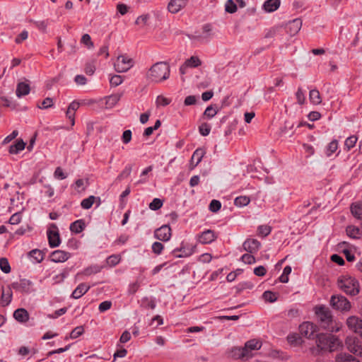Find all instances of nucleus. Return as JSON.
Segmentation results:
<instances>
[{"mask_svg":"<svg viewBox=\"0 0 362 362\" xmlns=\"http://www.w3.org/2000/svg\"><path fill=\"white\" fill-rule=\"evenodd\" d=\"M170 73V66L167 62H156L148 69L146 78L152 82L159 83L168 79Z\"/></svg>","mask_w":362,"mask_h":362,"instance_id":"1","label":"nucleus"},{"mask_svg":"<svg viewBox=\"0 0 362 362\" xmlns=\"http://www.w3.org/2000/svg\"><path fill=\"white\" fill-rule=\"evenodd\" d=\"M315 314L317 315L321 327L327 331L334 332H338L340 329L333 320L330 310L324 307L319 306L315 308Z\"/></svg>","mask_w":362,"mask_h":362,"instance_id":"2","label":"nucleus"},{"mask_svg":"<svg viewBox=\"0 0 362 362\" xmlns=\"http://www.w3.org/2000/svg\"><path fill=\"white\" fill-rule=\"evenodd\" d=\"M317 346L321 350L334 351L341 346V341L331 334H317Z\"/></svg>","mask_w":362,"mask_h":362,"instance_id":"3","label":"nucleus"},{"mask_svg":"<svg viewBox=\"0 0 362 362\" xmlns=\"http://www.w3.org/2000/svg\"><path fill=\"white\" fill-rule=\"evenodd\" d=\"M337 286L347 295L356 296L359 293L358 281L349 275H343L339 277Z\"/></svg>","mask_w":362,"mask_h":362,"instance_id":"4","label":"nucleus"},{"mask_svg":"<svg viewBox=\"0 0 362 362\" xmlns=\"http://www.w3.org/2000/svg\"><path fill=\"white\" fill-rule=\"evenodd\" d=\"M331 306L337 310L341 312L349 311L351 305L348 299L341 295H333L330 299Z\"/></svg>","mask_w":362,"mask_h":362,"instance_id":"5","label":"nucleus"},{"mask_svg":"<svg viewBox=\"0 0 362 362\" xmlns=\"http://www.w3.org/2000/svg\"><path fill=\"white\" fill-rule=\"evenodd\" d=\"M134 64V62L133 59L127 55H119L117 57L114 66L117 72L123 73L129 70Z\"/></svg>","mask_w":362,"mask_h":362,"instance_id":"6","label":"nucleus"},{"mask_svg":"<svg viewBox=\"0 0 362 362\" xmlns=\"http://www.w3.org/2000/svg\"><path fill=\"white\" fill-rule=\"evenodd\" d=\"M49 245L51 247H58L61 243L59 230L55 223L49 225L47 231Z\"/></svg>","mask_w":362,"mask_h":362,"instance_id":"7","label":"nucleus"},{"mask_svg":"<svg viewBox=\"0 0 362 362\" xmlns=\"http://www.w3.org/2000/svg\"><path fill=\"white\" fill-rule=\"evenodd\" d=\"M345 343L350 352L362 357V345L356 337H348Z\"/></svg>","mask_w":362,"mask_h":362,"instance_id":"8","label":"nucleus"},{"mask_svg":"<svg viewBox=\"0 0 362 362\" xmlns=\"http://www.w3.org/2000/svg\"><path fill=\"white\" fill-rule=\"evenodd\" d=\"M346 325L351 332L362 337V319L355 315L350 316L346 320Z\"/></svg>","mask_w":362,"mask_h":362,"instance_id":"9","label":"nucleus"},{"mask_svg":"<svg viewBox=\"0 0 362 362\" xmlns=\"http://www.w3.org/2000/svg\"><path fill=\"white\" fill-rule=\"evenodd\" d=\"M217 238L218 233L210 229L205 230L197 235V241L202 245L210 244L215 241Z\"/></svg>","mask_w":362,"mask_h":362,"instance_id":"10","label":"nucleus"},{"mask_svg":"<svg viewBox=\"0 0 362 362\" xmlns=\"http://www.w3.org/2000/svg\"><path fill=\"white\" fill-rule=\"evenodd\" d=\"M299 329L300 334L306 338L313 339L315 336L317 337V334H315L316 326L312 322H305L302 323Z\"/></svg>","mask_w":362,"mask_h":362,"instance_id":"11","label":"nucleus"},{"mask_svg":"<svg viewBox=\"0 0 362 362\" xmlns=\"http://www.w3.org/2000/svg\"><path fill=\"white\" fill-rule=\"evenodd\" d=\"M154 237L161 241L165 242L170 239L171 228L168 225H163L154 232Z\"/></svg>","mask_w":362,"mask_h":362,"instance_id":"12","label":"nucleus"},{"mask_svg":"<svg viewBox=\"0 0 362 362\" xmlns=\"http://www.w3.org/2000/svg\"><path fill=\"white\" fill-rule=\"evenodd\" d=\"M32 282L30 280L23 279L19 281L12 284V288L18 291L23 293H29L30 291Z\"/></svg>","mask_w":362,"mask_h":362,"instance_id":"13","label":"nucleus"},{"mask_svg":"<svg viewBox=\"0 0 362 362\" xmlns=\"http://www.w3.org/2000/svg\"><path fill=\"white\" fill-rule=\"evenodd\" d=\"M187 0H170L168 9L172 13H177L187 6Z\"/></svg>","mask_w":362,"mask_h":362,"instance_id":"14","label":"nucleus"},{"mask_svg":"<svg viewBox=\"0 0 362 362\" xmlns=\"http://www.w3.org/2000/svg\"><path fill=\"white\" fill-rule=\"evenodd\" d=\"M261 246V243L256 239H247L243 244V249L250 252H257Z\"/></svg>","mask_w":362,"mask_h":362,"instance_id":"15","label":"nucleus"},{"mask_svg":"<svg viewBox=\"0 0 362 362\" xmlns=\"http://www.w3.org/2000/svg\"><path fill=\"white\" fill-rule=\"evenodd\" d=\"M70 257L69 252L59 250L52 252L50 255L51 261L54 262H64Z\"/></svg>","mask_w":362,"mask_h":362,"instance_id":"16","label":"nucleus"},{"mask_svg":"<svg viewBox=\"0 0 362 362\" xmlns=\"http://www.w3.org/2000/svg\"><path fill=\"white\" fill-rule=\"evenodd\" d=\"M205 154L204 148H199L194 151L191 158V169L194 168L201 161Z\"/></svg>","mask_w":362,"mask_h":362,"instance_id":"17","label":"nucleus"},{"mask_svg":"<svg viewBox=\"0 0 362 362\" xmlns=\"http://www.w3.org/2000/svg\"><path fill=\"white\" fill-rule=\"evenodd\" d=\"M90 289V286L84 283L80 284L72 292L71 297L74 299H78L86 293Z\"/></svg>","mask_w":362,"mask_h":362,"instance_id":"18","label":"nucleus"},{"mask_svg":"<svg viewBox=\"0 0 362 362\" xmlns=\"http://www.w3.org/2000/svg\"><path fill=\"white\" fill-rule=\"evenodd\" d=\"M302 27V21L299 18H296L289 22L287 25V29L291 35L297 34Z\"/></svg>","mask_w":362,"mask_h":362,"instance_id":"19","label":"nucleus"},{"mask_svg":"<svg viewBox=\"0 0 362 362\" xmlns=\"http://www.w3.org/2000/svg\"><path fill=\"white\" fill-rule=\"evenodd\" d=\"M14 318L20 322H25L29 319V314L24 308H18L13 313Z\"/></svg>","mask_w":362,"mask_h":362,"instance_id":"20","label":"nucleus"},{"mask_svg":"<svg viewBox=\"0 0 362 362\" xmlns=\"http://www.w3.org/2000/svg\"><path fill=\"white\" fill-rule=\"evenodd\" d=\"M30 90V88L29 84L24 82H20L17 84L16 93L18 98H21L29 94Z\"/></svg>","mask_w":362,"mask_h":362,"instance_id":"21","label":"nucleus"},{"mask_svg":"<svg viewBox=\"0 0 362 362\" xmlns=\"http://www.w3.org/2000/svg\"><path fill=\"white\" fill-rule=\"evenodd\" d=\"M195 247H192L190 249L186 250L184 247L177 248L173 251V254L175 257H189L194 252Z\"/></svg>","mask_w":362,"mask_h":362,"instance_id":"22","label":"nucleus"},{"mask_svg":"<svg viewBox=\"0 0 362 362\" xmlns=\"http://www.w3.org/2000/svg\"><path fill=\"white\" fill-rule=\"evenodd\" d=\"M262 347V342L256 339H251L247 341L244 346V349L246 350V352H250L253 350H259Z\"/></svg>","mask_w":362,"mask_h":362,"instance_id":"23","label":"nucleus"},{"mask_svg":"<svg viewBox=\"0 0 362 362\" xmlns=\"http://www.w3.org/2000/svg\"><path fill=\"white\" fill-rule=\"evenodd\" d=\"M280 0H267L263 4L264 9L267 12H273L279 8Z\"/></svg>","mask_w":362,"mask_h":362,"instance_id":"24","label":"nucleus"},{"mask_svg":"<svg viewBox=\"0 0 362 362\" xmlns=\"http://www.w3.org/2000/svg\"><path fill=\"white\" fill-rule=\"evenodd\" d=\"M70 230L74 233H80L85 228V223L82 219L76 220L70 225Z\"/></svg>","mask_w":362,"mask_h":362,"instance_id":"25","label":"nucleus"},{"mask_svg":"<svg viewBox=\"0 0 362 362\" xmlns=\"http://www.w3.org/2000/svg\"><path fill=\"white\" fill-rule=\"evenodd\" d=\"M351 211L355 218L362 219V202L352 204L351 206Z\"/></svg>","mask_w":362,"mask_h":362,"instance_id":"26","label":"nucleus"},{"mask_svg":"<svg viewBox=\"0 0 362 362\" xmlns=\"http://www.w3.org/2000/svg\"><path fill=\"white\" fill-rule=\"evenodd\" d=\"M28 256L33 260V262L35 263H40L44 259L43 252L37 249L32 250L28 253Z\"/></svg>","mask_w":362,"mask_h":362,"instance_id":"27","label":"nucleus"},{"mask_svg":"<svg viewBox=\"0 0 362 362\" xmlns=\"http://www.w3.org/2000/svg\"><path fill=\"white\" fill-rule=\"evenodd\" d=\"M232 352L233 353V356L238 358H248L252 356L251 354L246 352L244 347H235L233 349Z\"/></svg>","mask_w":362,"mask_h":362,"instance_id":"28","label":"nucleus"},{"mask_svg":"<svg viewBox=\"0 0 362 362\" xmlns=\"http://www.w3.org/2000/svg\"><path fill=\"white\" fill-rule=\"evenodd\" d=\"M95 199L98 200V206L100 205V198L95 197L91 195V196L88 197V198L83 199L82 202H81V206L84 209H88L91 208V206H93Z\"/></svg>","mask_w":362,"mask_h":362,"instance_id":"29","label":"nucleus"},{"mask_svg":"<svg viewBox=\"0 0 362 362\" xmlns=\"http://www.w3.org/2000/svg\"><path fill=\"white\" fill-rule=\"evenodd\" d=\"M103 268V266L98 264L91 265L84 269L82 272V274L85 276H90L92 274H95L100 272Z\"/></svg>","mask_w":362,"mask_h":362,"instance_id":"30","label":"nucleus"},{"mask_svg":"<svg viewBox=\"0 0 362 362\" xmlns=\"http://www.w3.org/2000/svg\"><path fill=\"white\" fill-rule=\"evenodd\" d=\"M121 94H112L106 98V106L107 108H112L119 102L121 98Z\"/></svg>","mask_w":362,"mask_h":362,"instance_id":"31","label":"nucleus"},{"mask_svg":"<svg viewBox=\"0 0 362 362\" xmlns=\"http://www.w3.org/2000/svg\"><path fill=\"white\" fill-rule=\"evenodd\" d=\"M337 362H359L358 359L349 354H339L336 357Z\"/></svg>","mask_w":362,"mask_h":362,"instance_id":"32","label":"nucleus"},{"mask_svg":"<svg viewBox=\"0 0 362 362\" xmlns=\"http://www.w3.org/2000/svg\"><path fill=\"white\" fill-rule=\"evenodd\" d=\"M12 299V291L11 288L3 291L1 296V303L3 306L8 305Z\"/></svg>","mask_w":362,"mask_h":362,"instance_id":"33","label":"nucleus"},{"mask_svg":"<svg viewBox=\"0 0 362 362\" xmlns=\"http://www.w3.org/2000/svg\"><path fill=\"white\" fill-rule=\"evenodd\" d=\"M25 144L23 140L17 141L15 144L9 147V153L11 154H16L19 151L25 148Z\"/></svg>","mask_w":362,"mask_h":362,"instance_id":"34","label":"nucleus"},{"mask_svg":"<svg viewBox=\"0 0 362 362\" xmlns=\"http://www.w3.org/2000/svg\"><path fill=\"white\" fill-rule=\"evenodd\" d=\"M309 98L310 102L314 105H319L322 102L320 92L316 89L310 91Z\"/></svg>","mask_w":362,"mask_h":362,"instance_id":"35","label":"nucleus"},{"mask_svg":"<svg viewBox=\"0 0 362 362\" xmlns=\"http://www.w3.org/2000/svg\"><path fill=\"white\" fill-rule=\"evenodd\" d=\"M250 202V199L247 196H240L235 199L234 204L238 207H243L248 205Z\"/></svg>","mask_w":362,"mask_h":362,"instance_id":"36","label":"nucleus"},{"mask_svg":"<svg viewBox=\"0 0 362 362\" xmlns=\"http://www.w3.org/2000/svg\"><path fill=\"white\" fill-rule=\"evenodd\" d=\"M346 234L351 238H358L361 235L360 229L358 227L349 226L346 229Z\"/></svg>","mask_w":362,"mask_h":362,"instance_id":"37","label":"nucleus"},{"mask_svg":"<svg viewBox=\"0 0 362 362\" xmlns=\"http://www.w3.org/2000/svg\"><path fill=\"white\" fill-rule=\"evenodd\" d=\"M185 63L186 64L187 67H191V68H196V67L200 66L202 64L200 59L197 57H195V56L191 57L189 59L186 60Z\"/></svg>","mask_w":362,"mask_h":362,"instance_id":"38","label":"nucleus"},{"mask_svg":"<svg viewBox=\"0 0 362 362\" xmlns=\"http://www.w3.org/2000/svg\"><path fill=\"white\" fill-rule=\"evenodd\" d=\"M121 261V256L119 255H112L109 256L106 262L110 267H115Z\"/></svg>","mask_w":362,"mask_h":362,"instance_id":"39","label":"nucleus"},{"mask_svg":"<svg viewBox=\"0 0 362 362\" xmlns=\"http://www.w3.org/2000/svg\"><path fill=\"white\" fill-rule=\"evenodd\" d=\"M338 148V142L337 140L332 141L328 146H327L326 149V155L327 156H330L332 154H333Z\"/></svg>","mask_w":362,"mask_h":362,"instance_id":"40","label":"nucleus"},{"mask_svg":"<svg viewBox=\"0 0 362 362\" xmlns=\"http://www.w3.org/2000/svg\"><path fill=\"white\" fill-rule=\"evenodd\" d=\"M0 269L5 274H8L11 272V267L8 259L6 257H1L0 259Z\"/></svg>","mask_w":362,"mask_h":362,"instance_id":"41","label":"nucleus"},{"mask_svg":"<svg viewBox=\"0 0 362 362\" xmlns=\"http://www.w3.org/2000/svg\"><path fill=\"white\" fill-rule=\"evenodd\" d=\"M262 297L265 300V301L269 303H274L277 300L276 294L270 291H264L263 293Z\"/></svg>","mask_w":362,"mask_h":362,"instance_id":"42","label":"nucleus"},{"mask_svg":"<svg viewBox=\"0 0 362 362\" xmlns=\"http://www.w3.org/2000/svg\"><path fill=\"white\" fill-rule=\"evenodd\" d=\"M272 228L267 225H261L257 228V233L262 237L267 236L271 233Z\"/></svg>","mask_w":362,"mask_h":362,"instance_id":"43","label":"nucleus"},{"mask_svg":"<svg viewBox=\"0 0 362 362\" xmlns=\"http://www.w3.org/2000/svg\"><path fill=\"white\" fill-rule=\"evenodd\" d=\"M32 23L35 25V26L44 33L46 32L47 27L48 25V20L45 21H32Z\"/></svg>","mask_w":362,"mask_h":362,"instance_id":"44","label":"nucleus"},{"mask_svg":"<svg viewBox=\"0 0 362 362\" xmlns=\"http://www.w3.org/2000/svg\"><path fill=\"white\" fill-rule=\"evenodd\" d=\"M163 204V201L158 198H154L153 201L149 204L150 209L156 211L160 209Z\"/></svg>","mask_w":362,"mask_h":362,"instance_id":"45","label":"nucleus"},{"mask_svg":"<svg viewBox=\"0 0 362 362\" xmlns=\"http://www.w3.org/2000/svg\"><path fill=\"white\" fill-rule=\"evenodd\" d=\"M357 140H358V138L354 135L351 136L346 139L344 146L347 148L348 151H349L351 148H353L356 145Z\"/></svg>","mask_w":362,"mask_h":362,"instance_id":"46","label":"nucleus"},{"mask_svg":"<svg viewBox=\"0 0 362 362\" xmlns=\"http://www.w3.org/2000/svg\"><path fill=\"white\" fill-rule=\"evenodd\" d=\"M211 131V126L207 123H202L199 127V132L202 136H207L209 134Z\"/></svg>","mask_w":362,"mask_h":362,"instance_id":"47","label":"nucleus"},{"mask_svg":"<svg viewBox=\"0 0 362 362\" xmlns=\"http://www.w3.org/2000/svg\"><path fill=\"white\" fill-rule=\"evenodd\" d=\"M142 305L146 308L154 309L156 308V303L153 300L149 299L147 297L141 300Z\"/></svg>","mask_w":362,"mask_h":362,"instance_id":"48","label":"nucleus"},{"mask_svg":"<svg viewBox=\"0 0 362 362\" xmlns=\"http://www.w3.org/2000/svg\"><path fill=\"white\" fill-rule=\"evenodd\" d=\"M81 42L85 45L88 48H93V43L91 40V37L90 35L88 34H84L83 35Z\"/></svg>","mask_w":362,"mask_h":362,"instance_id":"49","label":"nucleus"},{"mask_svg":"<svg viewBox=\"0 0 362 362\" xmlns=\"http://www.w3.org/2000/svg\"><path fill=\"white\" fill-rule=\"evenodd\" d=\"M221 207V202L216 199H213L209 204V209L212 212H217L218 211L220 210Z\"/></svg>","mask_w":362,"mask_h":362,"instance_id":"50","label":"nucleus"},{"mask_svg":"<svg viewBox=\"0 0 362 362\" xmlns=\"http://www.w3.org/2000/svg\"><path fill=\"white\" fill-rule=\"evenodd\" d=\"M132 168L131 165H127L122 173L117 176L118 180H122L124 178L129 177L132 173Z\"/></svg>","mask_w":362,"mask_h":362,"instance_id":"51","label":"nucleus"},{"mask_svg":"<svg viewBox=\"0 0 362 362\" xmlns=\"http://www.w3.org/2000/svg\"><path fill=\"white\" fill-rule=\"evenodd\" d=\"M170 102V99L163 97V95H158L156 101L157 106H166L169 105Z\"/></svg>","mask_w":362,"mask_h":362,"instance_id":"52","label":"nucleus"},{"mask_svg":"<svg viewBox=\"0 0 362 362\" xmlns=\"http://www.w3.org/2000/svg\"><path fill=\"white\" fill-rule=\"evenodd\" d=\"M83 332L84 329L82 326L76 327L71 331L70 334V337L71 339H76L78 337H80L83 333Z\"/></svg>","mask_w":362,"mask_h":362,"instance_id":"53","label":"nucleus"},{"mask_svg":"<svg viewBox=\"0 0 362 362\" xmlns=\"http://www.w3.org/2000/svg\"><path fill=\"white\" fill-rule=\"evenodd\" d=\"M226 11L228 13H233L237 11V6L233 0H228L226 4Z\"/></svg>","mask_w":362,"mask_h":362,"instance_id":"54","label":"nucleus"},{"mask_svg":"<svg viewBox=\"0 0 362 362\" xmlns=\"http://www.w3.org/2000/svg\"><path fill=\"white\" fill-rule=\"evenodd\" d=\"M202 30H203V34L204 35V37H205V38L210 37L213 35L212 25L209 23L204 25L202 27Z\"/></svg>","mask_w":362,"mask_h":362,"instance_id":"55","label":"nucleus"},{"mask_svg":"<svg viewBox=\"0 0 362 362\" xmlns=\"http://www.w3.org/2000/svg\"><path fill=\"white\" fill-rule=\"evenodd\" d=\"M123 81V79L119 75H114L110 79V83L112 86L116 87L120 85Z\"/></svg>","mask_w":362,"mask_h":362,"instance_id":"56","label":"nucleus"},{"mask_svg":"<svg viewBox=\"0 0 362 362\" xmlns=\"http://www.w3.org/2000/svg\"><path fill=\"white\" fill-rule=\"evenodd\" d=\"M241 260L244 263L248 264H254L256 262L255 257L253 255H250V254H244L241 257Z\"/></svg>","mask_w":362,"mask_h":362,"instance_id":"57","label":"nucleus"},{"mask_svg":"<svg viewBox=\"0 0 362 362\" xmlns=\"http://www.w3.org/2000/svg\"><path fill=\"white\" fill-rule=\"evenodd\" d=\"M85 72L86 74L91 76L95 73V65L94 62H88L85 66Z\"/></svg>","mask_w":362,"mask_h":362,"instance_id":"58","label":"nucleus"},{"mask_svg":"<svg viewBox=\"0 0 362 362\" xmlns=\"http://www.w3.org/2000/svg\"><path fill=\"white\" fill-rule=\"evenodd\" d=\"M53 105V100L51 98H46L42 103L40 105L37 107L40 109H47L51 107Z\"/></svg>","mask_w":362,"mask_h":362,"instance_id":"59","label":"nucleus"},{"mask_svg":"<svg viewBox=\"0 0 362 362\" xmlns=\"http://www.w3.org/2000/svg\"><path fill=\"white\" fill-rule=\"evenodd\" d=\"M111 306L112 302L109 300H105L100 303L98 306V310L100 312L103 313L110 309Z\"/></svg>","mask_w":362,"mask_h":362,"instance_id":"60","label":"nucleus"},{"mask_svg":"<svg viewBox=\"0 0 362 362\" xmlns=\"http://www.w3.org/2000/svg\"><path fill=\"white\" fill-rule=\"evenodd\" d=\"M163 245L160 242H155L152 245V251L156 254L160 255L163 250Z\"/></svg>","mask_w":362,"mask_h":362,"instance_id":"61","label":"nucleus"},{"mask_svg":"<svg viewBox=\"0 0 362 362\" xmlns=\"http://www.w3.org/2000/svg\"><path fill=\"white\" fill-rule=\"evenodd\" d=\"M54 177L58 180H64L67 175L63 172L62 168L57 167L54 173Z\"/></svg>","mask_w":362,"mask_h":362,"instance_id":"62","label":"nucleus"},{"mask_svg":"<svg viewBox=\"0 0 362 362\" xmlns=\"http://www.w3.org/2000/svg\"><path fill=\"white\" fill-rule=\"evenodd\" d=\"M132 131L128 129V130H125L123 134H122V142L124 144H127L128 143L130 142L131 139H132Z\"/></svg>","mask_w":362,"mask_h":362,"instance_id":"63","label":"nucleus"},{"mask_svg":"<svg viewBox=\"0 0 362 362\" xmlns=\"http://www.w3.org/2000/svg\"><path fill=\"white\" fill-rule=\"evenodd\" d=\"M217 113V111L212 107L209 106L205 110L204 115L206 116L208 118L211 119L214 117Z\"/></svg>","mask_w":362,"mask_h":362,"instance_id":"64","label":"nucleus"}]
</instances>
